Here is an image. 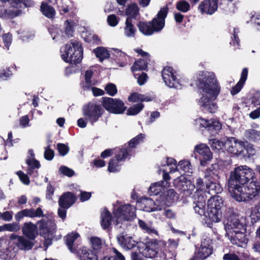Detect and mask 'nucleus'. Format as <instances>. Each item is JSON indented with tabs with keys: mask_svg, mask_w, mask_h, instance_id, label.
<instances>
[{
	"mask_svg": "<svg viewBox=\"0 0 260 260\" xmlns=\"http://www.w3.org/2000/svg\"><path fill=\"white\" fill-rule=\"evenodd\" d=\"M228 188L232 197L238 202H247L260 198V182L253 169L247 166L235 167L230 172Z\"/></svg>",
	"mask_w": 260,
	"mask_h": 260,
	"instance_id": "nucleus-1",
	"label": "nucleus"
},
{
	"mask_svg": "<svg viewBox=\"0 0 260 260\" xmlns=\"http://www.w3.org/2000/svg\"><path fill=\"white\" fill-rule=\"evenodd\" d=\"M198 87L203 94L199 100L201 108L204 113L213 114L217 112L218 106L215 100L220 92V86L215 76L207 71H200L197 74Z\"/></svg>",
	"mask_w": 260,
	"mask_h": 260,
	"instance_id": "nucleus-2",
	"label": "nucleus"
},
{
	"mask_svg": "<svg viewBox=\"0 0 260 260\" xmlns=\"http://www.w3.org/2000/svg\"><path fill=\"white\" fill-rule=\"evenodd\" d=\"M198 87L203 94L199 100L201 108L204 113L213 114L217 112L218 106L215 100L220 92V86L215 76L207 71H200L197 74Z\"/></svg>",
	"mask_w": 260,
	"mask_h": 260,
	"instance_id": "nucleus-3",
	"label": "nucleus"
},
{
	"mask_svg": "<svg viewBox=\"0 0 260 260\" xmlns=\"http://www.w3.org/2000/svg\"><path fill=\"white\" fill-rule=\"evenodd\" d=\"M60 52L65 62L76 65L82 61L83 48L81 42L72 39L60 48Z\"/></svg>",
	"mask_w": 260,
	"mask_h": 260,
	"instance_id": "nucleus-4",
	"label": "nucleus"
},
{
	"mask_svg": "<svg viewBox=\"0 0 260 260\" xmlns=\"http://www.w3.org/2000/svg\"><path fill=\"white\" fill-rule=\"evenodd\" d=\"M167 243L162 240L148 239L143 243V246L139 247V251L145 257L154 258L159 257L167 260Z\"/></svg>",
	"mask_w": 260,
	"mask_h": 260,
	"instance_id": "nucleus-5",
	"label": "nucleus"
},
{
	"mask_svg": "<svg viewBox=\"0 0 260 260\" xmlns=\"http://www.w3.org/2000/svg\"><path fill=\"white\" fill-rule=\"evenodd\" d=\"M223 206V201L219 196H214L211 197L207 202V215L204 218L207 226L212 228L213 222L220 221Z\"/></svg>",
	"mask_w": 260,
	"mask_h": 260,
	"instance_id": "nucleus-6",
	"label": "nucleus"
},
{
	"mask_svg": "<svg viewBox=\"0 0 260 260\" xmlns=\"http://www.w3.org/2000/svg\"><path fill=\"white\" fill-rule=\"evenodd\" d=\"M91 249L83 246L79 248L80 260H99L98 254L102 252L105 244V241L96 236L89 238Z\"/></svg>",
	"mask_w": 260,
	"mask_h": 260,
	"instance_id": "nucleus-7",
	"label": "nucleus"
},
{
	"mask_svg": "<svg viewBox=\"0 0 260 260\" xmlns=\"http://www.w3.org/2000/svg\"><path fill=\"white\" fill-rule=\"evenodd\" d=\"M103 108L102 105L91 102L84 105L83 113L86 120L93 125L104 114Z\"/></svg>",
	"mask_w": 260,
	"mask_h": 260,
	"instance_id": "nucleus-8",
	"label": "nucleus"
},
{
	"mask_svg": "<svg viewBox=\"0 0 260 260\" xmlns=\"http://www.w3.org/2000/svg\"><path fill=\"white\" fill-rule=\"evenodd\" d=\"M249 144L231 137L225 141V149L230 153L237 155L246 156Z\"/></svg>",
	"mask_w": 260,
	"mask_h": 260,
	"instance_id": "nucleus-9",
	"label": "nucleus"
},
{
	"mask_svg": "<svg viewBox=\"0 0 260 260\" xmlns=\"http://www.w3.org/2000/svg\"><path fill=\"white\" fill-rule=\"evenodd\" d=\"M136 208L134 206L129 204L120 205L115 209L113 213L116 217V224L120 223L121 220H132L136 216Z\"/></svg>",
	"mask_w": 260,
	"mask_h": 260,
	"instance_id": "nucleus-10",
	"label": "nucleus"
},
{
	"mask_svg": "<svg viewBox=\"0 0 260 260\" xmlns=\"http://www.w3.org/2000/svg\"><path fill=\"white\" fill-rule=\"evenodd\" d=\"M102 106L109 113L121 114L126 110L124 102L119 99L102 97Z\"/></svg>",
	"mask_w": 260,
	"mask_h": 260,
	"instance_id": "nucleus-11",
	"label": "nucleus"
},
{
	"mask_svg": "<svg viewBox=\"0 0 260 260\" xmlns=\"http://www.w3.org/2000/svg\"><path fill=\"white\" fill-rule=\"evenodd\" d=\"M194 125L201 131L206 129L211 134L217 133L221 129L222 125L218 120H208L200 117L194 120Z\"/></svg>",
	"mask_w": 260,
	"mask_h": 260,
	"instance_id": "nucleus-12",
	"label": "nucleus"
},
{
	"mask_svg": "<svg viewBox=\"0 0 260 260\" xmlns=\"http://www.w3.org/2000/svg\"><path fill=\"white\" fill-rule=\"evenodd\" d=\"M212 240L209 238L204 239L198 251H195L189 260H204L213 253Z\"/></svg>",
	"mask_w": 260,
	"mask_h": 260,
	"instance_id": "nucleus-13",
	"label": "nucleus"
},
{
	"mask_svg": "<svg viewBox=\"0 0 260 260\" xmlns=\"http://www.w3.org/2000/svg\"><path fill=\"white\" fill-rule=\"evenodd\" d=\"M169 12V8L167 6L161 8L158 12L156 17L152 20L149 21L151 27L155 32H160L165 27V19Z\"/></svg>",
	"mask_w": 260,
	"mask_h": 260,
	"instance_id": "nucleus-14",
	"label": "nucleus"
},
{
	"mask_svg": "<svg viewBox=\"0 0 260 260\" xmlns=\"http://www.w3.org/2000/svg\"><path fill=\"white\" fill-rule=\"evenodd\" d=\"M173 184L176 189L186 196L191 194L196 188L195 185L183 176L175 179Z\"/></svg>",
	"mask_w": 260,
	"mask_h": 260,
	"instance_id": "nucleus-15",
	"label": "nucleus"
},
{
	"mask_svg": "<svg viewBox=\"0 0 260 260\" xmlns=\"http://www.w3.org/2000/svg\"><path fill=\"white\" fill-rule=\"evenodd\" d=\"M129 155L128 149L125 148H122L119 149L118 153L115 156L109 161L108 170L110 172H118L120 170V165H119L120 161H124Z\"/></svg>",
	"mask_w": 260,
	"mask_h": 260,
	"instance_id": "nucleus-16",
	"label": "nucleus"
},
{
	"mask_svg": "<svg viewBox=\"0 0 260 260\" xmlns=\"http://www.w3.org/2000/svg\"><path fill=\"white\" fill-rule=\"evenodd\" d=\"M245 232L246 228L244 227V230H236L230 231V232H227V235L231 242L233 245L243 247L246 246L248 241L246 238Z\"/></svg>",
	"mask_w": 260,
	"mask_h": 260,
	"instance_id": "nucleus-17",
	"label": "nucleus"
},
{
	"mask_svg": "<svg viewBox=\"0 0 260 260\" xmlns=\"http://www.w3.org/2000/svg\"><path fill=\"white\" fill-rule=\"evenodd\" d=\"M194 151L202 166H205L207 162L212 158V153L209 147L205 144L196 145Z\"/></svg>",
	"mask_w": 260,
	"mask_h": 260,
	"instance_id": "nucleus-18",
	"label": "nucleus"
},
{
	"mask_svg": "<svg viewBox=\"0 0 260 260\" xmlns=\"http://www.w3.org/2000/svg\"><path fill=\"white\" fill-rule=\"evenodd\" d=\"M11 239L15 240V244L19 249L24 251L31 250L37 243L36 240L30 239L25 236L13 234Z\"/></svg>",
	"mask_w": 260,
	"mask_h": 260,
	"instance_id": "nucleus-19",
	"label": "nucleus"
},
{
	"mask_svg": "<svg viewBox=\"0 0 260 260\" xmlns=\"http://www.w3.org/2000/svg\"><path fill=\"white\" fill-rule=\"evenodd\" d=\"M176 74V71L171 67H166L161 71L162 78L168 86L177 87L178 84H179V80Z\"/></svg>",
	"mask_w": 260,
	"mask_h": 260,
	"instance_id": "nucleus-20",
	"label": "nucleus"
},
{
	"mask_svg": "<svg viewBox=\"0 0 260 260\" xmlns=\"http://www.w3.org/2000/svg\"><path fill=\"white\" fill-rule=\"evenodd\" d=\"M245 225L242 223L239 216L234 212L229 213L226 217L225 228L226 232L236 230H244Z\"/></svg>",
	"mask_w": 260,
	"mask_h": 260,
	"instance_id": "nucleus-21",
	"label": "nucleus"
},
{
	"mask_svg": "<svg viewBox=\"0 0 260 260\" xmlns=\"http://www.w3.org/2000/svg\"><path fill=\"white\" fill-rule=\"evenodd\" d=\"M116 239L118 244L125 250L132 249L138 245V242L134 240L132 236L124 233L118 234Z\"/></svg>",
	"mask_w": 260,
	"mask_h": 260,
	"instance_id": "nucleus-22",
	"label": "nucleus"
},
{
	"mask_svg": "<svg viewBox=\"0 0 260 260\" xmlns=\"http://www.w3.org/2000/svg\"><path fill=\"white\" fill-rule=\"evenodd\" d=\"M44 216L43 211L41 207H38L36 210L34 208L25 209L18 212L15 215V219L19 222L24 217L30 218L43 217Z\"/></svg>",
	"mask_w": 260,
	"mask_h": 260,
	"instance_id": "nucleus-23",
	"label": "nucleus"
},
{
	"mask_svg": "<svg viewBox=\"0 0 260 260\" xmlns=\"http://www.w3.org/2000/svg\"><path fill=\"white\" fill-rule=\"evenodd\" d=\"M223 172V166L218 163H215L206 170L204 177L205 179L219 180Z\"/></svg>",
	"mask_w": 260,
	"mask_h": 260,
	"instance_id": "nucleus-24",
	"label": "nucleus"
},
{
	"mask_svg": "<svg viewBox=\"0 0 260 260\" xmlns=\"http://www.w3.org/2000/svg\"><path fill=\"white\" fill-rule=\"evenodd\" d=\"M76 201L77 197L74 193L67 191L60 196L58 202L60 207L70 208L75 203Z\"/></svg>",
	"mask_w": 260,
	"mask_h": 260,
	"instance_id": "nucleus-25",
	"label": "nucleus"
},
{
	"mask_svg": "<svg viewBox=\"0 0 260 260\" xmlns=\"http://www.w3.org/2000/svg\"><path fill=\"white\" fill-rule=\"evenodd\" d=\"M22 233L25 237L36 240L39 235L37 224H34L31 221L24 223L22 227Z\"/></svg>",
	"mask_w": 260,
	"mask_h": 260,
	"instance_id": "nucleus-26",
	"label": "nucleus"
},
{
	"mask_svg": "<svg viewBox=\"0 0 260 260\" xmlns=\"http://www.w3.org/2000/svg\"><path fill=\"white\" fill-rule=\"evenodd\" d=\"M218 0H204L199 6V10L202 13L213 14L218 7Z\"/></svg>",
	"mask_w": 260,
	"mask_h": 260,
	"instance_id": "nucleus-27",
	"label": "nucleus"
},
{
	"mask_svg": "<svg viewBox=\"0 0 260 260\" xmlns=\"http://www.w3.org/2000/svg\"><path fill=\"white\" fill-rule=\"evenodd\" d=\"M248 73V69L247 68H244L242 69L239 81L231 89V93L232 95L237 94L242 89L247 79Z\"/></svg>",
	"mask_w": 260,
	"mask_h": 260,
	"instance_id": "nucleus-28",
	"label": "nucleus"
},
{
	"mask_svg": "<svg viewBox=\"0 0 260 260\" xmlns=\"http://www.w3.org/2000/svg\"><path fill=\"white\" fill-rule=\"evenodd\" d=\"M80 236V235L78 233L72 232L69 233L66 237L64 239L66 241V244L68 246L70 251L74 253H76L80 257L79 249L78 250L77 248L74 246V243L76 240Z\"/></svg>",
	"mask_w": 260,
	"mask_h": 260,
	"instance_id": "nucleus-29",
	"label": "nucleus"
},
{
	"mask_svg": "<svg viewBox=\"0 0 260 260\" xmlns=\"http://www.w3.org/2000/svg\"><path fill=\"white\" fill-rule=\"evenodd\" d=\"M208 180L207 183L206 192L211 194L212 197L216 196V194L220 193L222 190V188L219 183L216 182L218 180L206 179Z\"/></svg>",
	"mask_w": 260,
	"mask_h": 260,
	"instance_id": "nucleus-30",
	"label": "nucleus"
},
{
	"mask_svg": "<svg viewBox=\"0 0 260 260\" xmlns=\"http://www.w3.org/2000/svg\"><path fill=\"white\" fill-rule=\"evenodd\" d=\"M162 205L170 206L175 201L177 200L178 196L177 193L173 189H169L160 197Z\"/></svg>",
	"mask_w": 260,
	"mask_h": 260,
	"instance_id": "nucleus-31",
	"label": "nucleus"
},
{
	"mask_svg": "<svg viewBox=\"0 0 260 260\" xmlns=\"http://www.w3.org/2000/svg\"><path fill=\"white\" fill-rule=\"evenodd\" d=\"M112 215L107 208L101 213V225L103 229H108L111 225Z\"/></svg>",
	"mask_w": 260,
	"mask_h": 260,
	"instance_id": "nucleus-32",
	"label": "nucleus"
},
{
	"mask_svg": "<svg viewBox=\"0 0 260 260\" xmlns=\"http://www.w3.org/2000/svg\"><path fill=\"white\" fill-rule=\"evenodd\" d=\"M37 224L39 225L38 231H40L39 235L44 238H47L48 237H52L54 233L48 226L47 222L43 219H41L39 220Z\"/></svg>",
	"mask_w": 260,
	"mask_h": 260,
	"instance_id": "nucleus-33",
	"label": "nucleus"
},
{
	"mask_svg": "<svg viewBox=\"0 0 260 260\" xmlns=\"http://www.w3.org/2000/svg\"><path fill=\"white\" fill-rule=\"evenodd\" d=\"M41 12L47 18L53 19L56 14L54 8L47 3L42 2L40 7Z\"/></svg>",
	"mask_w": 260,
	"mask_h": 260,
	"instance_id": "nucleus-34",
	"label": "nucleus"
},
{
	"mask_svg": "<svg viewBox=\"0 0 260 260\" xmlns=\"http://www.w3.org/2000/svg\"><path fill=\"white\" fill-rule=\"evenodd\" d=\"M137 27L140 32L145 36H151L154 33L149 21H141L137 24Z\"/></svg>",
	"mask_w": 260,
	"mask_h": 260,
	"instance_id": "nucleus-35",
	"label": "nucleus"
},
{
	"mask_svg": "<svg viewBox=\"0 0 260 260\" xmlns=\"http://www.w3.org/2000/svg\"><path fill=\"white\" fill-rule=\"evenodd\" d=\"M113 55L115 56L114 59L120 67H125L127 64L126 54L118 49H113Z\"/></svg>",
	"mask_w": 260,
	"mask_h": 260,
	"instance_id": "nucleus-36",
	"label": "nucleus"
},
{
	"mask_svg": "<svg viewBox=\"0 0 260 260\" xmlns=\"http://www.w3.org/2000/svg\"><path fill=\"white\" fill-rule=\"evenodd\" d=\"M124 30V34L126 37H135L137 29L133 24V20L131 18H126Z\"/></svg>",
	"mask_w": 260,
	"mask_h": 260,
	"instance_id": "nucleus-37",
	"label": "nucleus"
},
{
	"mask_svg": "<svg viewBox=\"0 0 260 260\" xmlns=\"http://www.w3.org/2000/svg\"><path fill=\"white\" fill-rule=\"evenodd\" d=\"M93 52L94 53L96 57L98 58L101 62L105 59H108L110 57V54L108 50L104 47H98L94 49Z\"/></svg>",
	"mask_w": 260,
	"mask_h": 260,
	"instance_id": "nucleus-38",
	"label": "nucleus"
},
{
	"mask_svg": "<svg viewBox=\"0 0 260 260\" xmlns=\"http://www.w3.org/2000/svg\"><path fill=\"white\" fill-rule=\"evenodd\" d=\"M191 165L189 160H182L179 161L178 164L176 166V171L180 172V174H185L186 173H190Z\"/></svg>",
	"mask_w": 260,
	"mask_h": 260,
	"instance_id": "nucleus-39",
	"label": "nucleus"
},
{
	"mask_svg": "<svg viewBox=\"0 0 260 260\" xmlns=\"http://www.w3.org/2000/svg\"><path fill=\"white\" fill-rule=\"evenodd\" d=\"M148 62L147 59H139L136 60L133 66L131 67L132 72L137 71L146 70L148 68Z\"/></svg>",
	"mask_w": 260,
	"mask_h": 260,
	"instance_id": "nucleus-40",
	"label": "nucleus"
},
{
	"mask_svg": "<svg viewBox=\"0 0 260 260\" xmlns=\"http://www.w3.org/2000/svg\"><path fill=\"white\" fill-rule=\"evenodd\" d=\"M244 136L249 141L257 142L260 140V131L249 129L245 131Z\"/></svg>",
	"mask_w": 260,
	"mask_h": 260,
	"instance_id": "nucleus-41",
	"label": "nucleus"
},
{
	"mask_svg": "<svg viewBox=\"0 0 260 260\" xmlns=\"http://www.w3.org/2000/svg\"><path fill=\"white\" fill-rule=\"evenodd\" d=\"M139 9L136 3L128 5L125 10V14L127 18H131V20L136 19L139 14Z\"/></svg>",
	"mask_w": 260,
	"mask_h": 260,
	"instance_id": "nucleus-42",
	"label": "nucleus"
},
{
	"mask_svg": "<svg viewBox=\"0 0 260 260\" xmlns=\"http://www.w3.org/2000/svg\"><path fill=\"white\" fill-rule=\"evenodd\" d=\"M21 4L23 8H28L34 6V2L33 0H12L11 3V7L16 9L21 8Z\"/></svg>",
	"mask_w": 260,
	"mask_h": 260,
	"instance_id": "nucleus-43",
	"label": "nucleus"
},
{
	"mask_svg": "<svg viewBox=\"0 0 260 260\" xmlns=\"http://www.w3.org/2000/svg\"><path fill=\"white\" fill-rule=\"evenodd\" d=\"M194 204L195 205L193 206V209L195 212L201 216H204L205 217V215H207L205 200L197 201L196 202H194Z\"/></svg>",
	"mask_w": 260,
	"mask_h": 260,
	"instance_id": "nucleus-44",
	"label": "nucleus"
},
{
	"mask_svg": "<svg viewBox=\"0 0 260 260\" xmlns=\"http://www.w3.org/2000/svg\"><path fill=\"white\" fill-rule=\"evenodd\" d=\"M165 187V181H161L152 184L149 188V192L151 196L157 195L161 191L162 187Z\"/></svg>",
	"mask_w": 260,
	"mask_h": 260,
	"instance_id": "nucleus-45",
	"label": "nucleus"
},
{
	"mask_svg": "<svg viewBox=\"0 0 260 260\" xmlns=\"http://www.w3.org/2000/svg\"><path fill=\"white\" fill-rule=\"evenodd\" d=\"M246 104L247 106L252 105L253 107H256L260 105V90H257L247 100Z\"/></svg>",
	"mask_w": 260,
	"mask_h": 260,
	"instance_id": "nucleus-46",
	"label": "nucleus"
},
{
	"mask_svg": "<svg viewBox=\"0 0 260 260\" xmlns=\"http://www.w3.org/2000/svg\"><path fill=\"white\" fill-rule=\"evenodd\" d=\"M144 105L142 103H139L130 107L126 111V114L129 116L136 115L144 108Z\"/></svg>",
	"mask_w": 260,
	"mask_h": 260,
	"instance_id": "nucleus-47",
	"label": "nucleus"
},
{
	"mask_svg": "<svg viewBox=\"0 0 260 260\" xmlns=\"http://www.w3.org/2000/svg\"><path fill=\"white\" fill-rule=\"evenodd\" d=\"M145 138V135L144 134H140L135 137L132 139L128 142V146L130 148H135L140 143L143 142Z\"/></svg>",
	"mask_w": 260,
	"mask_h": 260,
	"instance_id": "nucleus-48",
	"label": "nucleus"
},
{
	"mask_svg": "<svg viewBox=\"0 0 260 260\" xmlns=\"http://www.w3.org/2000/svg\"><path fill=\"white\" fill-rule=\"evenodd\" d=\"M138 224L139 227L145 232L151 234H154L157 235V232L151 226L148 225V224L143 220L139 219Z\"/></svg>",
	"mask_w": 260,
	"mask_h": 260,
	"instance_id": "nucleus-49",
	"label": "nucleus"
},
{
	"mask_svg": "<svg viewBox=\"0 0 260 260\" xmlns=\"http://www.w3.org/2000/svg\"><path fill=\"white\" fill-rule=\"evenodd\" d=\"M93 75V72L91 70H87L85 73V82L83 86L84 89H90L93 84L92 83L91 78Z\"/></svg>",
	"mask_w": 260,
	"mask_h": 260,
	"instance_id": "nucleus-50",
	"label": "nucleus"
},
{
	"mask_svg": "<svg viewBox=\"0 0 260 260\" xmlns=\"http://www.w3.org/2000/svg\"><path fill=\"white\" fill-rule=\"evenodd\" d=\"M176 9L183 13H186L189 11L190 9V5L189 4L184 1V0H180L178 1L176 4Z\"/></svg>",
	"mask_w": 260,
	"mask_h": 260,
	"instance_id": "nucleus-51",
	"label": "nucleus"
},
{
	"mask_svg": "<svg viewBox=\"0 0 260 260\" xmlns=\"http://www.w3.org/2000/svg\"><path fill=\"white\" fill-rule=\"evenodd\" d=\"M64 24L66 25L64 33L68 36V37H71L73 36L74 33V23L73 21H69L67 20L65 21Z\"/></svg>",
	"mask_w": 260,
	"mask_h": 260,
	"instance_id": "nucleus-52",
	"label": "nucleus"
},
{
	"mask_svg": "<svg viewBox=\"0 0 260 260\" xmlns=\"http://www.w3.org/2000/svg\"><path fill=\"white\" fill-rule=\"evenodd\" d=\"M58 172L60 174L68 177H72L75 175V172L73 170L65 166H60L58 169Z\"/></svg>",
	"mask_w": 260,
	"mask_h": 260,
	"instance_id": "nucleus-53",
	"label": "nucleus"
},
{
	"mask_svg": "<svg viewBox=\"0 0 260 260\" xmlns=\"http://www.w3.org/2000/svg\"><path fill=\"white\" fill-rule=\"evenodd\" d=\"M211 147L212 149L217 150L225 149V142L224 143L222 141L214 139L212 140Z\"/></svg>",
	"mask_w": 260,
	"mask_h": 260,
	"instance_id": "nucleus-54",
	"label": "nucleus"
},
{
	"mask_svg": "<svg viewBox=\"0 0 260 260\" xmlns=\"http://www.w3.org/2000/svg\"><path fill=\"white\" fill-rule=\"evenodd\" d=\"M105 90L108 94L112 96H114L117 93L116 85L112 83H108L105 87Z\"/></svg>",
	"mask_w": 260,
	"mask_h": 260,
	"instance_id": "nucleus-55",
	"label": "nucleus"
},
{
	"mask_svg": "<svg viewBox=\"0 0 260 260\" xmlns=\"http://www.w3.org/2000/svg\"><path fill=\"white\" fill-rule=\"evenodd\" d=\"M177 161L173 158L167 157L166 161V166L170 170V173L175 172L176 171V166H177Z\"/></svg>",
	"mask_w": 260,
	"mask_h": 260,
	"instance_id": "nucleus-56",
	"label": "nucleus"
},
{
	"mask_svg": "<svg viewBox=\"0 0 260 260\" xmlns=\"http://www.w3.org/2000/svg\"><path fill=\"white\" fill-rule=\"evenodd\" d=\"M4 230L10 232H17L20 230V224L18 222H13L4 225Z\"/></svg>",
	"mask_w": 260,
	"mask_h": 260,
	"instance_id": "nucleus-57",
	"label": "nucleus"
},
{
	"mask_svg": "<svg viewBox=\"0 0 260 260\" xmlns=\"http://www.w3.org/2000/svg\"><path fill=\"white\" fill-rule=\"evenodd\" d=\"M57 149L61 156H64L67 155L69 151V147L67 145L63 143H58L57 144Z\"/></svg>",
	"mask_w": 260,
	"mask_h": 260,
	"instance_id": "nucleus-58",
	"label": "nucleus"
},
{
	"mask_svg": "<svg viewBox=\"0 0 260 260\" xmlns=\"http://www.w3.org/2000/svg\"><path fill=\"white\" fill-rule=\"evenodd\" d=\"M148 204L151 206H150L149 207L145 206V210L146 211L150 212H153V211H155L161 210L162 209V208L161 207V205H156L155 202L152 200H149Z\"/></svg>",
	"mask_w": 260,
	"mask_h": 260,
	"instance_id": "nucleus-59",
	"label": "nucleus"
},
{
	"mask_svg": "<svg viewBox=\"0 0 260 260\" xmlns=\"http://www.w3.org/2000/svg\"><path fill=\"white\" fill-rule=\"evenodd\" d=\"M50 147V145H48V146L45 148L44 156V158L47 160H52L54 156V152Z\"/></svg>",
	"mask_w": 260,
	"mask_h": 260,
	"instance_id": "nucleus-60",
	"label": "nucleus"
},
{
	"mask_svg": "<svg viewBox=\"0 0 260 260\" xmlns=\"http://www.w3.org/2000/svg\"><path fill=\"white\" fill-rule=\"evenodd\" d=\"M16 174L19 177L20 181L25 185H29L30 180L27 174H24L22 171L16 172Z\"/></svg>",
	"mask_w": 260,
	"mask_h": 260,
	"instance_id": "nucleus-61",
	"label": "nucleus"
},
{
	"mask_svg": "<svg viewBox=\"0 0 260 260\" xmlns=\"http://www.w3.org/2000/svg\"><path fill=\"white\" fill-rule=\"evenodd\" d=\"M26 163L27 164L29 167L34 169H39L41 167V165L39 161H38L35 158H32V159L29 158L27 159V160H26Z\"/></svg>",
	"mask_w": 260,
	"mask_h": 260,
	"instance_id": "nucleus-62",
	"label": "nucleus"
},
{
	"mask_svg": "<svg viewBox=\"0 0 260 260\" xmlns=\"http://www.w3.org/2000/svg\"><path fill=\"white\" fill-rule=\"evenodd\" d=\"M207 183H208V182L205 183L203 179L201 178H198L196 180V185H195L197 190H204L206 192Z\"/></svg>",
	"mask_w": 260,
	"mask_h": 260,
	"instance_id": "nucleus-63",
	"label": "nucleus"
},
{
	"mask_svg": "<svg viewBox=\"0 0 260 260\" xmlns=\"http://www.w3.org/2000/svg\"><path fill=\"white\" fill-rule=\"evenodd\" d=\"M251 215L255 216L257 220H260V202L251 208Z\"/></svg>",
	"mask_w": 260,
	"mask_h": 260,
	"instance_id": "nucleus-64",
	"label": "nucleus"
}]
</instances>
